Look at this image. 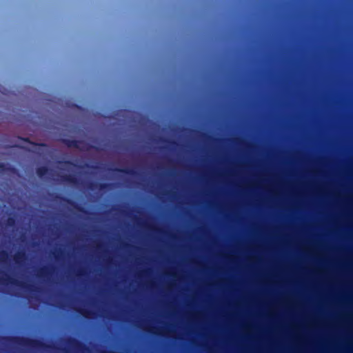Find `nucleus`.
<instances>
[{"label":"nucleus","mask_w":353,"mask_h":353,"mask_svg":"<svg viewBox=\"0 0 353 353\" xmlns=\"http://www.w3.org/2000/svg\"><path fill=\"white\" fill-rule=\"evenodd\" d=\"M64 163L69 166H75V164L72 161H69V160L65 161Z\"/></svg>","instance_id":"17"},{"label":"nucleus","mask_w":353,"mask_h":353,"mask_svg":"<svg viewBox=\"0 0 353 353\" xmlns=\"http://www.w3.org/2000/svg\"><path fill=\"white\" fill-rule=\"evenodd\" d=\"M14 263L18 265H21L27 259V255L24 250H19L14 255Z\"/></svg>","instance_id":"6"},{"label":"nucleus","mask_w":353,"mask_h":353,"mask_svg":"<svg viewBox=\"0 0 353 353\" xmlns=\"http://www.w3.org/2000/svg\"><path fill=\"white\" fill-rule=\"evenodd\" d=\"M76 311L85 318H92L95 314L93 311L85 308H77Z\"/></svg>","instance_id":"11"},{"label":"nucleus","mask_w":353,"mask_h":353,"mask_svg":"<svg viewBox=\"0 0 353 353\" xmlns=\"http://www.w3.org/2000/svg\"><path fill=\"white\" fill-rule=\"evenodd\" d=\"M61 200L67 203L68 204L73 206L76 210H77L79 212H85L84 208L80 205H79L78 204H77L74 201H73L72 200H71L70 199H68V198H66V197H60Z\"/></svg>","instance_id":"10"},{"label":"nucleus","mask_w":353,"mask_h":353,"mask_svg":"<svg viewBox=\"0 0 353 353\" xmlns=\"http://www.w3.org/2000/svg\"><path fill=\"white\" fill-rule=\"evenodd\" d=\"M110 187V184L106 183H94L90 182L88 185V188L91 190H94L98 189L99 190H108Z\"/></svg>","instance_id":"8"},{"label":"nucleus","mask_w":353,"mask_h":353,"mask_svg":"<svg viewBox=\"0 0 353 353\" xmlns=\"http://www.w3.org/2000/svg\"><path fill=\"white\" fill-rule=\"evenodd\" d=\"M49 173V168L47 166L43 165L37 168L36 174L37 175L43 179L45 176H46Z\"/></svg>","instance_id":"12"},{"label":"nucleus","mask_w":353,"mask_h":353,"mask_svg":"<svg viewBox=\"0 0 353 353\" xmlns=\"http://www.w3.org/2000/svg\"><path fill=\"white\" fill-rule=\"evenodd\" d=\"M124 246H125V247H130V245L129 244H128V243H125V244H124Z\"/></svg>","instance_id":"21"},{"label":"nucleus","mask_w":353,"mask_h":353,"mask_svg":"<svg viewBox=\"0 0 353 353\" xmlns=\"http://www.w3.org/2000/svg\"><path fill=\"white\" fill-rule=\"evenodd\" d=\"M61 181L72 185H77L79 183L78 178L74 174H63L61 176Z\"/></svg>","instance_id":"7"},{"label":"nucleus","mask_w":353,"mask_h":353,"mask_svg":"<svg viewBox=\"0 0 353 353\" xmlns=\"http://www.w3.org/2000/svg\"><path fill=\"white\" fill-rule=\"evenodd\" d=\"M16 224V219L13 216H9L6 221V225L8 226L13 227Z\"/></svg>","instance_id":"15"},{"label":"nucleus","mask_w":353,"mask_h":353,"mask_svg":"<svg viewBox=\"0 0 353 353\" xmlns=\"http://www.w3.org/2000/svg\"><path fill=\"white\" fill-rule=\"evenodd\" d=\"M78 276H82L84 274V271L83 269H79L77 270V274Z\"/></svg>","instance_id":"18"},{"label":"nucleus","mask_w":353,"mask_h":353,"mask_svg":"<svg viewBox=\"0 0 353 353\" xmlns=\"http://www.w3.org/2000/svg\"><path fill=\"white\" fill-rule=\"evenodd\" d=\"M163 141L169 143L170 145H172L173 146L178 145V143L176 141H170L168 139H163Z\"/></svg>","instance_id":"16"},{"label":"nucleus","mask_w":353,"mask_h":353,"mask_svg":"<svg viewBox=\"0 0 353 353\" xmlns=\"http://www.w3.org/2000/svg\"><path fill=\"white\" fill-rule=\"evenodd\" d=\"M62 143L68 148H74L81 150H89L92 148L98 150V148L80 140L63 139Z\"/></svg>","instance_id":"4"},{"label":"nucleus","mask_w":353,"mask_h":353,"mask_svg":"<svg viewBox=\"0 0 353 353\" xmlns=\"http://www.w3.org/2000/svg\"><path fill=\"white\" fill-rule=\"evenodd\" d=\"M117 172L125 174L130 176H135L137 175V172L135 170L132 168H121V169H116Z\"/></svg>","instance_id":"13"},{"label":"nucleus","mask_w":353,"mask_h":353,"mask_svg":"<svg viewBox=\"0 0 353 353\" xmlns=\"http://www.w3.org/2000/svg\"><path fill=\"white\" fill-rule=\"evenodd\" d=\"M5 341L19 346L26 347L35 350H49L57 348L47 344L41 340L23 336H4L1 337Z\"/></svg>","instance_id":"1"},{"label":"nucleus","mask_w":353,"mask_h":353,"mask_svg":"<svg viewBox=\"0 0 353 353\" xmlns=\"http://www.w3.org/2000/svg\"><path fill=\"white\" fill-rule=\"evenodd\" d=\"M61 253H62V251H61V250H59V251H58V252H53V254H54V257H55L56 259H58L59 254H61Z\"/></svg>","instance_id":"19"},{"label":"nucleus","mask_w":353,"mask_h":353,"mask_svg":"<svg viewBox=\"0 0 353 353\" xmlns=\"http://www.w3.org/2000/svg\"><path fill=\"white\" fill-rule=\"evenodd\" d=\"M5 277L0 278V283H2L3 285H8L11 284L15 286L20 287L24 290H26L29 292H37L38 288L30 284H26L22 281H19L12 277H11L10 275H8L6 272H2Z\"/></svg>","instance_id":"3"},{"label":"nucleus","mask_w":353,"mask_h":353,"mask_svg":"<svg viewBox=\"0 0 353 353\" xmlns=\"http://www.w3.org/2000/svg\"><path fill=\"white\" fill-rule=\"evenodd\" d=\"M65 343L68 347L62 348L61 350L65 353L72 352L73 353H87L90 352V347L74 337H68L65 340Z\"/></svg>","instance_id":"2"},{"label":"nucleus","mask_w":353,"mask_h":353,"mask_svg":"<svg viewBox=\"0 0 353 353\" xmlns=\"http://www.w3.org/2000/svg\"><path fill=\"white\" fill-rule=\"evenodd\" d=\"M10 172L15 174L17 172V170L11 165H8L4 163H0V173Z\"/></svg>","instance_id":"9"},{"label":"nucleus","mask_w":353,"mask_h":353,"mask_svg":"<svg viewBox=\"0 0 353 353\" xmlns=\"http://www.w3.org/2000/svg\"><path fill=\"white\" fill-rule=\"evenodd\" d=\"M52 266H43L40 268L37 272V277L41 279H48L52 274Z\"/></svg>","instance_id":"5"},{"label":"nucleus","mask_w":353,"mask_h":353,"mask_svg":"<svg viewBox=\"0 0 353 353\" xmlns=\"http://www.w3.org/2000/svg\"><path fill=\"white\" fill-rule=\"evenodd\" d=\"M9 257V254L6 250L0 251V264H6Z\"/></svg>","instance_id":"14"},{"label":"nucleus","mask_w":353,"mask_h":353,"mask_svg":"<svg viewBox=\"0 0 353 353\" xmlns=\"http://www.w3.org/2000/svg\"><path fill=\"white\" fill-rule=\"evenodd\" d=\"M22 139L27 143H32L31 141H30L29 138H24Z\"/></svg>","instance_id":"20"}]
</instances>
